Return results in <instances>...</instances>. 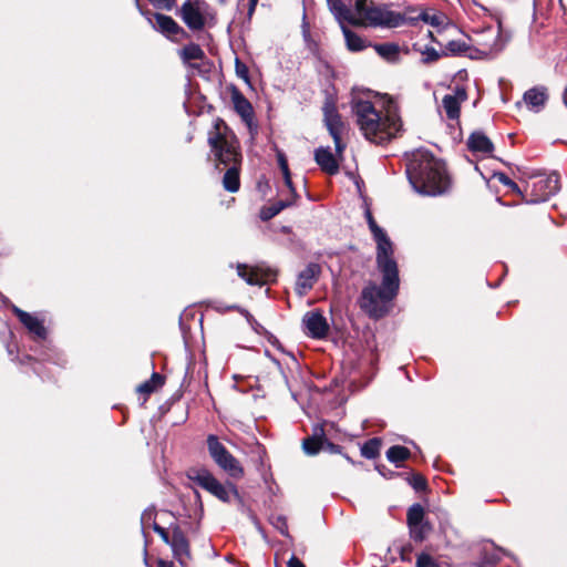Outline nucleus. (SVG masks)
Listing matches in <instances>:
<instances>
[{"instance_id":"f257e3e1","label":"nucleus","mask_w":567,"mask_h":567,"mask_svg":"<svg viewBox=\"0 0 567 567\" xmlns=\"http://www.w3.org/2000/svg\"><path fill=\"white\" fill-rule=\"evenodd\" d=\"M329 10L341 25L346 43L351 51H361L365 43L362 38L352 32L344 23L363 27L395 28L403 24L406 18L401 13L388 10L375 2H328Z\"/></svg>"},{"instance_id":"f03ea898","label":"nucleus","mask_w":567,"mask_h":567,"mask_svg":"<svg viewBox=\"0 0 567 567\" xmlns=\"http://www.w3.org/2000/svg\"><path fill=\"white\" fill-rule=\"evenodd\" d=\"M408 178L413 189L424 196H439L450 188V177L445 165L425 150L414 152L406 167Z\"/></svg>"},{"instance_id":"7ed1b4c3","label":"nucleus","mask_w":567,"mask_h":567,"mask_svg":"<svg viewBox=\"0 0 567 567\" xmlns=\"http://www.w3.org/2000/svg\"><path fill=\"white\" fill-rule=\"evenodd\" d=\"M208 144L216 164L229 166L223 177V186L227 192L236 193L240 187L239 165L241 154L236 136L221 120H216L208 134Z\"/></svg>"},{"instance_id":"20e7f679","label":"nucleus","mask_w":567,"mask_h":567,"mask_svg":"<svg viewBox=\"0 0 567 567\" xmlns=\"http://www.w3.org/2000/svg\"><path fill=\"white\" fill-rule=\"evenodd\" d=\"M352 109L360 131L371 143H386L402 130V122L394 109H389L382 115L371 102L361 100L355 101Z\"/></svg>"},{"instance_id":"39448f33","label":"nucleus","mask_w":567,"mask_h":567,"mask_svg":"<svg viewBox=\"0 0 567 567\" xmlns=\"http://www.w3.org/2000/svg\"><path fill=\"white\" fill-rule=\"evenodd\" d=\"M400 279L382 276L381 287L374 284L365 286L361 292L360 308L372 318H381L389 311L390 302L399 291Z\"/></svg>"},{"instance_id":"423d86ee","label":"nucleus","mask_w":567,"mask_h":567,"mask_svg":"<svg viewBox=\"0 0 567 567\" xmlns=\"http://www.w3.org/2000/svg\"><path fill=\"white\" fill-rule=\"evenodd\" d=\"M508 39L503 35L501 25L488 27L474 33L470 39L473 52L468 53L471 59H488L502 52Z\"/></svg>"},{"instance_id":"0eeeda50","label":"nucleus","mask_w":567,"mask_h":567,"mask_svg":"<svg viewBox=\"0 0 567 567\" xmlns=\"http://www.w3.org/2000/svg\"><path fill=\"white\" fill-rule=\"evenodd\" d=\"M187 477L224 503L230 502L231 496L239 497L237 487L234 484H221L206 468H192L188 471Z\"/></svg>"},{"instance_id":"6e6552de","label":"nucleus","mask_w":567,"mask_h":567,"mask_svg":"<svg viewBox=\"0 0 567 567\" xmlns=\"http://www.w3.org/2000/svg\"><path fill=\"white\" fill-rule=\"evenodd\" d=\"M207 449L214 462L233 478H241L244 468L238 460L225 447L218 436H207Z\"/></svg>"},{"instance_id":"1a4fd4ad","label":"nucleus","mask_w":567,"mask_h":567,"mask_svg":"<svg viewBox=\"0 0 567 567\" xmlns=\"http://www.w3.org/2000/svg\"><path fill=\"white\" fill-rule=\"evenodd\" d=\"M377 241V264L382 276L399 278L396 261L393 259V246L384 233L374 238Z\"/></svg>"},{"instance_id":"9d476101","label":"nucleus","mask_w":567,"mask_h":567,"mask_svg":"<svg viewBox=\"0 0 567 567\" xmlns=\"http://www.w3.org/2000/svg\"><path fill=\"white\" fill-rule=\"evenodd\" d=\"M179 12L184 23L193 31L202 30L213 19L204 2H184Z\"/></svg>"},{"instance_id":"9b49d317","label":"nucleus","mask_w":567,"mask_h":567,"mask_svg":"<svg viewBox=\"0 0 567 567\" xmlns=\"http://www.w3.org/2000/svg\"><path fill=\"white\" fill-rule=\"evenodd\" d=\"M323 121L334 142L336 152L341 157L346 148V144L342 143V135L346 131V125L336 106L330 102H327L323 106Z\"/></svg>"},{"instance_id":"f8f14e48","label":"nucleus","mask_w":567,"mask_h":567,"mask_svg":"<svg viewBox=\"0 0 567 567\" xmlns=\"http://www.w3.org/2000/svg\"><path fill=\"white\" fill-rule=\"evenodd\" d=\"M237 275L250 286H264L276 279V271L264 267H250L246 264L237 265Z\"/></svg>"},{"instance_id":"ddd939ff","label":"nucleus","mask_w":567,"mask_h":567,"mask_svg":"<svg viewBox=\"0 0 567 567\" xmlns=\"http://www.w3.org/2000/svg\"><path fill=\"white\" fill-rule=\"evenodd\" d=\"M560 188L559 175L551 173L547 176H539L532 185V203H540L547 200L555 195Z\"/></svg>"},{"instance_id":"4468645a","label":"nucleus","mask_w":567,"mask_h":567,"mask_svg":"<svg viewBox=\"0 0 567 567\" xmlns=\"http://www.w3.org/2000/svg\"><path fill=\"white\" fill-rule=\"evenodd\" d=\"M303 450L308 455H315L319 451H328L330 453H340L341 447L331 443L324 434L323 425L317 424L313 426L311 436L303 440Z\"/></svg>"},{"instance_id":"2eb2a0df","label":"nucleus","mask_w":567,"mask_h":567,"mask_svg":"<svg viewBox=\"0 0 567 567\" xmlns=\"http://www.w3.org/2000/svg\"><path fill=\"white\" fill-rule=\"evenodd\" d=\"M306 334L315 338L322 339L329 331L327 319L318 310L307 312L302 318Z\"/></svg>"},{"instance_id":"dca6fc26","label":"nucleus","mask_w":567,"mask_h":567,"mask_svg":"<svg viewBox=\"0 0 567 567\" xmlns=\"http://www.w3.org/2000/svg\"><path fill=\"white\" fill-rule=\"evenodd\" d=\"M321 274V267L319 264L310 262L307 267L301 270L296 281V292L298 296H306L315 286Z\"/></svg>"},{"instance_id":"f3484780","label":"nucleus","mask_w":567,"mask_h":567,"mask_svg":"<svg viewBox=\"0 0 567 567\" xmlns=\"http://www.w3.org/2000/svg\"><path fill=\"white\" fill-rule=\"evenodd\" d=\"M148 21L154 29L171 40H177L179 35L185 34V31L168 16L154 13Z\"/></svg>"},{"instance_id":"a211bd4d","label":"nucleus","mask_w":567,"mask_h":567,"mask_svg":"<svg viewBox=\"0 0 567 567\" xmlns=\"http://www.w3.org/2000/svg\"><path fill=\"white\" fill-rule=\"evenodd\" d=\"M11 309L30 333L34 334L39 339H44L47 337V329L43 324V320L34 315L21 310L17 306H12Z\"/></svg>"},{"instance_id":"6ab92c4d","label":"nucleus","mask_w":567,"mask_h":567,"mask_svg":"<svg viewBox=\"0 0 567 567\" xmlns=\"http://www.w3.org/2000/svg\"><path fill=\"white\" fill-rule=\"evenodd\" d=\"M467 99L466 91L457 87L453 94H446L442 100V106L450 120L460 117L461 103Z\"/></svg>"},{"instance_id":"aec40b11","label":"nucleus","mask_w":567,"mask_h":567,"mask_svg":"<svg viewBox=\"0 0 567 567\" xmlns=\"http://www.w3.org/2000/svg\"><path fill=\"white\" fill-rule=\"evenodd\" d=\"M168 545L172 548L174 557L182 565H185L186 560L189 558V545L187 538L178 527L174 528L172 539Z\"/></svg>"},{"instance_id":"412c9836","label":"nucleus","mask_w":567,"mask_h":567,"mask_svg":"<svg viewBox=\"0 0 567 567\" xmlns=\"http://www.w3.org/2000/svg\"><path fill=\"white\" fill-rule=\"evenodd\" d=\"M316 163L320 168L329 175H334L339 172V164L329 147H319L315 151Z\"/></svg>"},{"instance_id":"4be33fe9","label":"nucleus","mask_w":567,"mask_h":567,"mask_svg":"<svg viewBox=\"0 0 567 567\" xmlns=\"http://www.w3.org/2000/svg\"><path fill=\"white\" fill-rule=\"evenodd\" d=\"M524 103L534 112H539L547 101V93L544 87H533L524 93Z\"/></svg>"},{"instance_id":"5701e85b","label":"nucleus","mask_w":567,"mask_h":567,"mask_svg":"<svg viewBox=\"0 0 567 567\" xmlns=\"http://www.w3.org/2000/svg\"><path fill=\"white\" fill-rule=\"evenodd\" d=\"M297 197L293 198L292 194L289 193V196L282 199L277 200L276 203L265 206L260 210V218L262 220H269L278 215L282 209L293 205L296 203Z\"/></svg>"},{"instance_id":"b1692460","label":"nucleus","mask_w":567,"mask_h":567,"mask_svg":"<svg viewBox=\"0 0 567 567\" xmlns=\"http://www.w3.org/2000/svg\"><path fill=\"white\" fill-rule=\"evenodd\" d=\"M467 147L472 152L488 154L493 151V143L481 132H474L467 140Z\"/></svg>"},{"instance_id":"393cba45","label":"nucleus","mask_w":567,"mask_h":567,"mask_svg":"<svg viewBox=\"0 0 567 567\" xmlns=\"http://www.w3.org/2000/svg\"><path fill=\"white\" fill-rule=\"evenodd\" d=\"M231 100L236 112L247 124H250L254 116V110L250 102L239 92H235Z\"/></svg>"},{"instance_id":"a878e982","label":"nucleus","mask_w":567,"mask_h":567,"mask_svg":"<svg viewBox=\"0 0 567 567\" xmlns=\"http://www.w3.org/2000/svg\"><path fill=\"white\" fill-rule=\"evenodd\" d=\"M419 19L439 29L447 28L451 24L450 19L442 12L425 11L422 12L417 18H410L409 20L412 22Z\"/></svg>"},{"instance_id":"bb28decb","label":"nucleus","mask_w":567,"mask_h":567,"mask_svg":"<svg viewBox=\"0 0 567 567\" xmlns=\"http://www.w3.org/2000/svg\"><path fill=\"white\" fill-rule=\"evenodd\" d=\"M141 524L143 526V529L148 526V525H152L153 529L155 533H157L159 535V537L166 543V544H169L171 543V539H172V535L169 536V534L167 533V530L159 526L155 520H154V511L153 509H145L141 516Z\"/></svg>"},{"instance_id":"cd10ccee","label":"nucleus","mask_w":567,"mask_h":567,"mask_svg":"<svg viewBox=\"0 0 567 567\" xmlns=\"http://www.w3.org/2000/svg\"><path fill=\"white\" fill-rule=\"evenodd\" d=\"M181 56L185 63H189L190 66L195 68L196 64L192 63V61L203 60L205 58V53L198 44L190 43L183 48Z\"/></svg>"},{"instance_id":"c85d7f7f","label":"nucleus","mask_w":567,"mask_h":567,"mask_svg":"<svg viewBox=\"0 0 567 567\" xmlns=\"http://www.w3.org/2000/svg\"><path fill=\"white\" fill-rule=\"evenodd\" d=\"M374 49L381 58L389 62L396 61L400 54V48L394 43L375 44Z\"/></svg>"},{"instance_id":"c756f323","label":"nucleus","mask_w":567,"mask_h":567,"mask_svg":"<svg viewBox=\"0 0 567 567\" xmlns=\"http://www.w3.org/2000/svg\"><path fill=\"white\" fill-rule=\"evenodd\" d=\"M410 451L405 446L394 445L386 451V457L390 462L394 463L396 467L400 463L409 458Z\"/></svg>"},{"instance_id":"7c9ffc66","label":"nucleus","mask_w":567,"mask_h":567,"mask_svg":"<svg viewBox=\"0 0 567 567\" xmlns=\"http://www.w3.org/2000/svg\"><path fill=\"white\" fill-rule=\"evenodd\" d=\"M278 165L281 169V173L284 175V179H285V185L286 187L288 188V192L292 194L293 198L295 197H298L295 188H293V185H292V181H291V174H290V171H289V167H288V162H287V158L285 156L284 153H278Z\"/></svg>"},{"instance_id":"2f4dec72","label":"nucleus","mask_w":567,"mask_h":567,"mask_svg":"<svg viewBox=\"0 0 567 567\" xmlns=\"http://www.w3.org/2000/svg\"><path fill=\"white\" fill-rule=\"evenodd\" d=\"M445 50L453 55H467L473 52L472 44H467L464 41L451 40L445 44Z\"/></svg>"},{"instance_id":"473e14b6","label":"nucleus","mask_w":567,"mask_h":567,"mask_svg":"<svg viewBox=\"0 0 567 567\" xmlns=\"http://www.w3.org/2000/svg\"><path fill=\"white\" fill-rule=\"evenodd\" d=\"M410 537L415 542H423L431 530L429 522L409 525Z\"/></svg>"},{"instance_id":"72a5a7b5","label":"nucleus","mask_w":567,"mask_h":567,"mask_svg":"<svg viewBox=\"0 0 567 567\" xmlns=\"http://www.w3.org/2000/svg\"><path fill=\"white\" fill-rule=\"evenodd\" d=\"M163 378L158 373H153L152 378L137 386V392L151 394L163 384Z\"/></svg>"},{"instance_id":"f704fd0d","label":"nucleus","mask_w":567,"mask_h":567,"mask_svg":"<svg viewBox=\"0 0 567 567\" xmlns=\"http://www.w3.org/2000/svg\"><path fill=\"white\" fill-rule=\"evenodd\" d=\"M406 522L408 526L426 522L424 519V508L420 504H413L408 511Z\"/></svg>"},{"instance_id":"c9c22d12","label":"nucleus","mask_w":567,"mask_h":567,"mask_svg":"<svg viewBox=\"0 0 567 567\" xmlns=\"http://www.w3.org/2000/svg\"><path fill=\"white\" fill-rule=\"evenodd\" d=\"M380 443L377 439H372L364 443L361 454L367 458H374L379 454Z\"/></svg>"},{"instance_id":"e433bc0d","label":"nucleus","mask_w":567,"mask_h":567,"mask_svg":"<svg viewBox=\"0 0 567 567\" xmlns=\"http://www.w3.org/2000/svg\"><path fill=\"white\" fill-rule=\"evenodd\" d=\"M439 563L431 555L421 553L416 558V567H439Z\"/></svg>"},{"instance_id":"4c0bfd02","label":"nucleus","mask_w":567,"mask_h":567,"mask_svg":"<svg viewBox=\"0 0 567 567\" xmlns=\"http://www.w3.org/2000/svg\"><path fill=\"white\" fill-rule=\"evenodd\" d=\"M494 177L504 186H507L512 192L519 194L520 189L518 185L513 182L506 174L504 173H496Z\"/></svg>"},{"instance_id":"58836bf2","label":"nucleus","mask_w":567,"mask_h":567,"mask_svg":"<svg viewBox=\"0 0 567 567\" xmlns=\"http://www.w3.org/2000/svg\"><path fill=\"white\" fill-rule=\"evenodd\" d=\"M367 219H368L369 228H370L371 233L373 234V238L385 233L381 227L378 226V224L373 219L370 212H367Z\"/></svg>"},{"instance_id":"ea45409f","label":"nucleus","mask_w":567,"mask_h":567,"mask_svg":"<svg viewBox=\"0 0 567 567\" xmlns=\"http://www.w3.org/2000/svg\"><path fill=\"white\" fill-rule=\"evenodd\" d=\"M410 483L415 491H423L426 487V482H425L424 477L420 474L413 475Z\"/></svg>"},{"instance_id":"a19ab883","label":"nucleus","mask_w":567,"mask_h":567,"mask_svg":"<svg viewBox=\"0 0 567 567\" xmlns=\"http://www.w3.org/2000/svg\"><path fill=\"white\" fill-rule=\"evenodd\" d=\"M236 73L239 78L248 81V69L246 64L241 63L238 59H236Z\"/></svg>"},{"instance_id":"79ce46f5","label":"nucleus","mask_w":567,"mask_h":567,"mask_svg":"<svg viewBox=\"0 0 567 567\" xmlns=\"http://www.w3.org/2000/svg\"><path fill=\"white\" fill-rule=\"evenodd\" d=\"M274 524H275L276 528L279 529V532L282 535H288V526H287V522H286L285 517H282V516L277 517L276 522Z\"/></svg>"},{"instance_id":"37998d69","label":"nucleus","mask_w":567,"mask_h":567,"mask_svg":"<svg viewBox=\"0 0 567 567\" xmlns=\"http://www.w3.org/2000/svg\"><path fill=\"white\" fill-rule=\"evenodd\" d=\"M424 55H425V61L426 62H432V61H436L439 59V53L436 52L435 49L433 48H427L425 51H424Z\"/></svg>"},{"instance_id":"c03bdc74","label":"nucleus","mask_w":567,"mask_h":567,"mask_svg":"<svg viewBox=\"0 0 567 567\" xmlns=\"http://www.w3.org/2000/svg\"><path fill=\"white\" fill-rule=\"evenodd\" d=\"M288 567H305L303 563L298 559L296 556H292L289 560H288Z\"/></svg>"},{"instance_id":"a18cd8bd","label":"nucleus","mask_w":567,"mask_h":567,"mask_svg":"<svg viewBox=\"0 0 567 567\" xmlns=\"http://www.w3.org/2000/svg\"><path fill=\"white\" fill-rule=\"evenodd\" d=\"M157 565H158V567H175L173 561L165 560V559H159L157 561Z\"/></svg>"},{"instance_id":"49530a36","label":"nucleus","mask_w":567,"mask_h":567,"mask_svg":"<svg viewBox=\"0 0 567 567\" xmlns=\"http://www.w3.org/2000/svg\"><path fill=\"white\" fill-rule=\"evenodd\" d=\"M157 6L156 8L158 9H171L172 8V3L173 2H163V1H159V2H155Z\"/></svg>"},{"instance_id":"de8ad7c7","label":"nucleus","mask_w":567,"mask_h":567,"mask_svg":"<svg viewBox=\"0 0 567 567\" xmlns=\"http://www.w3.org/2000/svg\"><path fill=\"white\" fill-rule=\"evenodd\" d=\"M406 551H408V553H410V551H411V548H410V547H409V548L403 547V548L401 549V558H402V560H406V559H408V558L405 557V553H406Z\"/></svg>"},{"instance_id":"09e8293b","label":"nucleus","mask_w":567,"mask_h":567,"mask_svg":"<svg viewBox=\"0 0 567 567\" xmlns=\"http://www.w3.org/2000/svg\"><path fill=\"white\" fill-rule=\"evenodd\" d=\"M256 4H257V2H249V9H248L249 16H251L252 12L255 11Z\"/></svg>"},{"instance_id":"8fccbe9b","label":"nucleus","mask_w":567,"mask_h":567,"mask_svg":"<svg viewBox=\"0 0 567 567\" xmlns=\"http://www.w3.org/2000/svg\"><path fill=\"white\" fill-rule=\"evenodd\" d=\"M305 18H306V16L303 14V19H305ZM302 28H303V34H305V37H306V35L308 34V32H309V31H308V25H307V23H306V21H305V20H303Z\"/></svg>"},{"instance_id":"3c124183","label":"nucleus","mask_w":567,"mask_h":567,"mask_svg":"<svg viewBox=\"0 0 567 567\" xmlns=\"http://www.w3.org/2000/svg\"><path fill=\"white\" fill-rule=\"evenodd\" d=\"M218 310L227 311L234 309V307L217 308Z\"/></svg>"},{"instance_id":"603ef678","label":"nucleus","mask_w":567,"mask_h":567,"mask_svg":"<svg viewBox=\"0 0 567 567\" xmlns=\"http://www.w3.org/2000/svg\"><path fill=\"white\" fill-rule=\"evenodd\" d=\"M141 4H142V2L136 1V7L138 8V10H141V11H142V6H141Z\"/></svg>"},{"instance_id":"864d4df0","label":"nucleus","mask_w":567,"mask_h":567,"mask_svg":"<svg viewBox=\"0 0 567 567\" xmlns=\"http://www.w3.org/2000/svg\"><path fill=\"white\" fill-rule=\"evenodd\" d=\"M559 4L561 9H565L564 2H559Z\"/></svg>"}]
</instances>
